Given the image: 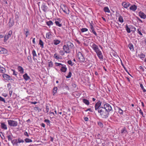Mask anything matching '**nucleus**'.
<instances>
[{
	"label": "nucleus",
	"mask_w": 146,
	"mask_h": 146,
	"mask_svg": "<svg viewBox=\"0 0 146 146\" xmlns=\"http://www.w3.org/2000/svg\"><path fill=\"white\" fill-rule=\"evenodd\" d=\"M83 102L87 105H88L90 104L89 101L86 99H83L82 100Z\"/></svg>",
	"instance_id": "5701e85b"
},
{
	"label": "nucleus",
	"mask_w": 146,
	"mask_h": 146,
	"mask_svg": "<svg viewBox=\"0 0 146 146\" xmlns=\"http://www.w3.org/2000/svg\"><path fill=\"white\" fill-rule=\"evenodd\" d=\"M54 57L57 60H58L60 59L59 56L57 53H55L54 54Z\"/></svg>",
	"instance_id": "bb28decb"
},
{
	"label": "nucleus",
	"mask_w": 146,
	"mask_h": 146,
	"mask_svg": "<svg viewBox=\"0 0 146 146\" xmlns=\"http://www.w3.org/2000/svg\"><path fill=\"white\" fill-rule=\"evenodd\" d=\"M55 64H56V65L57 66H63V65H64L62 64L61 63H57L56 62Z\"/></svg>",
	"instance_id": "6e6d98bb"
},
{
	"label": "nucleus",
	"mask_w": 146,
	"mask_h": 146,
	"mask_svg": "<svg viewBox=\"0 0 146 146\" xmlns=\"http://www.w3.org/2000/svg\"><path fill=\"white\" fill-rule=\"evenodd\" d=\"M106 111H108V112L112 110V108L110 105L106 103L104 104V106H102Z\"/></svg>",
	"instance_id": "423d86ee"
},
{
	"label": "nucleus",
	"mask_w": 146,
	"mask_h": 146,
	"mask_svg": "<svg viewBox=\"0 0 146 146\" xmlns=\"http://www.w3.org/2000/svg\"><path fill=\"white\" fill-rule=\"evenodd\" d=\"M41 8L44 12H46L48 9V7L45 3H43L41 6Z\"/></svg>",
	"instance_id": "9d476101"
},
{
	"label": "nucleus",
	"mask_w": 146,
	"mask_h": 146,
	"mask_svg": "<svg viewBox=\"0 0 146 146\" xmlns=\"http://www.w3.org/2000/svg\"><path fill=\"white\" fill-rule=\"evenodd\" d=\"M129 47L130 49L132 51L134 50L133 46V45L131 44H129Z\"/></svg>",
	"instance_id": "2f4dec72"
},
{
	"label": "nucleus",
	"mask_w": 146,
	"mask_h": 146,
	"mask_svg": "<svg viewBox=\"0 0 146 146\" xmlns=\"http://www.w3.org/2000/svg\"><path fill=\"white\" fill-rule=\"evenodd\" d=\"M8 24L9 27H12L14 25V22L13 19L10 18L9 19V22Z\"/></svg>",
	"instance_id": "f8f14e48"
},
{
	"label": "nucleus",
	"mask_w": 146,
	"mask_h": 146,
	"mask_svg": "<svg viewBox=\"0 0 146 146\" xmlns=\"http://www.w3.org/2000/svg\"><path fill=\"white\" fill-rule=\"evenodd\" d=\"M104 11L106 13H109L110 12V11L108 7H105L104 8Z\"/></svg>",
	"instance_id": "c85d7f7f"
},
{
	"label": "nucleus",
	"mask_w": 146,
	"mask_h": 146,
	"mask_svg": "<svg viewBox=\"0 0 146 146\" xmlns=\"http://www.w3.org/2000/svg\"><path fill=\"white\" fill-rule=\"evenodd\" d=\"M24 33L26 35V37H28L29 33V31L27 29L25 30Z\"/></svg>",
	"instance_id": "393cba45"
},
{
	"label": "nucleus",
	"mask_w": 146,
	"mask_h": 146,
	"mask_svg": "<svg viewBox=\"0 0 146 146\" xmlns=\"http://www.w3.org/2000/svg\"><path fill=\"white\" fill-rule=\"evenodd\" d=\"M53 66V63L52 61L48 62V66L49 67H52Z\"/></svg>",
	"instance_id": "603ef678"
},
{
	"label": "nucleus",
	"mask_w": 146,
	"mask_h": 146,
	"mask_svg": "<svg viewBox=\"0 0 146 146\" xmlns=\"http://www.w3.org/2000/svg\"><path fill=\"white\" fill-rule=\"evenodd\" d=\"M90 45L92 48L97 54L99 58L101 60H103V56L101 51L99 49L98 46L93 42L91 43Z\"/></svg>",
	"instance_id": "f03ea898"
},
{
	"label": "nucleus",
	"mask_w": 146,
	"mask_h": 146,
	"mask_svg": "<svg viewBox=\"0 0 146 146\" xmlns=\"http://www.w3.org/2000/svg\"><path fill=\"white\" fill-rule=\"evenodd\" d=\"M121 131V133L122 134H126L127 133V131L125 127L122 128Z\"/></svg>",
	"instance_id": "cd10ccee"
},
{
	"label": "nucleus",
	"mask_w": 146,
	"mask_h": 146,
	"mask_svg": "<svg viewBox=\"0 0 146 146\" xmlns=\"http://www.w3.org/2000/svg\"><path fill=\"white\" fill-rule=\"evenodd\" d=\"M126 29L128 33H130L131 32L130 29L128 27L127 25H126Z\"/></svg>",
	"instance_id": "4c0bfd02"
},
{
	"label": "nucleus",
	"mask_w": 146,
	"mask_h": 146,
	"mask_svg": "<svg viewBox=\"0 0 146 146\" xmlns=\"http://www.w3.org/2000/svg\"><path fill=\"white\" fill-rule=\"evenodd\" d=\"M9 90V94L11 96L12 94V90Z\"/></svg>",
	"instance_id": "774afa93"
},
{
	"label": "nucleus",
	"mask_w": 146,
	"mask_h": 146,
	"mask_svg": "<svg viewBox=\"0 0 146 146\" xmlns=\"http://www.w3.org/2000/svg\"><path fill=\"white\" fill-rule=\"evenodd\" d=\"M7 122L9 125L11 126H16L18 125L17 122L16 121L9 120Z\"/></svg>",
	"instance_id": "20e7f679"
},
{
	"label": "nucleus",
	"mask_w": 146,
	"mask_h": 146,
	"mask_svg": "<svg viewBox=\"0 0 146 146\" xmlns=\"http://www.w3.org/2000/svg\"><path fill=\"white\" fill-rule=\"evenodd\" d=\"M0 101L3 102L4 103L5 102V101L4 99L0 96Z\"/></svg>",
	"instance_id": "4d7b16f0"
},
{
	"label": "nucleus",
	"mask_w": 146,
	"mask_h": 146,
	"mask_svg": "<svg viewBox=\"0 0 146 146\" xmlns=\"http://www.w3.org/2000/svg\"><path fill=\"white\" fill-rule=\"evenodd\" d=\"M67 68L66 67V66L65 65H63V66H61V68L60 69L61 71L65 72L67 70Z\"/></svg>",
	"instance_id": "6ab92c4d"
},
{
	"label": "nucleus",
	"mask_w": 146,
	"mask_h": 146,
	"mask_svg": "<svg viewBox=\"0 0 146 146\" xmlns=\"http://www.w3.org/2000/svg\"><path fill=\"white\" fill-rule=\"evenodd\" d=\"M101 104L102 102L100 101L97 102L95 105V110L98 111L102 117L106 118L108 117L109 113L103 107H100Z\"/></svg>",
	"instance_id": "f257e3e1"
},
{
	"label": "nucleus",
	"mask_w": 146,
	"mask_h": 146,
	"mask_svg": "<svg viewBox=\"0 0 146 146\" xmlns=\"http://www.w3.org/2000/svg\"><path fill=\"white\" fill-rule=\"evenodd\" d=\"M32 54L34 57L33 58L34 59V57L35 56H37L36 52L35 50H33L32 51Z\"/></svg>",
	"instance_id": "09e8293b"
},
{
	"label": "nucleus",
	"mask_w": 146,
	"mask_h": 146,
	"mask_svg": "<svg viewBox=\"0 0 146 146\" xmlns=\"http://www.w3.org/2000/svg\"><path fill=\"white\" fill-rule=\"evenodd\" d=\"M46 24L48 26H50V25H53V23L52 22V21H47L46 22Z\"/></svg>",
	"instance_id": "c756f323"
},
{
	"label": "nucleus",
	"mask_w": 146,
	"mask_h": 146,
	"mask_svg": "<svg viewBox=\"0 0 146 146\" xmlns=\"http://www.w3.org/2000/svg\"><path fill=\"white\" fill-rule=\"evenodd\" d=\"M24 141H25V142L26 143H31V142H32V141H33L31 139H30L29 138H26L25 139Z\"/></svg>",
	"instance_id": "7c9ffc66"
},
{
	"label": "nucleus",
	"mask_w": 146,
	"mask_h": 146,
	"mask_svg": "<svg viewBox=\"0 0 146 146\" xmlns=\"http://www.w3.org/2000/svg\"><path fill=\"white\" fill-rule=\"evenodd\" d=\"M24 142V140L19 137L12 140L11 142L13 146H18L20 143H23Z\"/></svg>",
	"instance_id": "7ed1b4c3"
},
{
	"label": "nucleus",
	"mask_w": 146,
	"mask_h": 146,
	"mask_svg": "<svg viewBox=\"0 0 146 146\" xmlns=\"http://www.w3.org/2000/svg\"><path fill=\"white\" fill-rule=\"evenodd\" d=\"M130 4L129 2H123L122 3V5L125 8H128L130 5Z\"/></svg>",
	"instance_id": "ddd939ff"
},
{
	"label": "nucleus",
	"mask_w": 146,
	"mask_h": 146,
	"mask_svg": "<svg viewBox=\"0 0 146 146\" xmlns=\"http://www.w3.org/2000/svg\"><path fill=\"white\" fill-rule=\"evenodd\" d=\"M90 28L91 29V31H92L94 29L93 25L91 23H90Z\"/></svg>",
	"instance_id": "bf43d9fd"
},
{
	"label": "nucleus",
	"mask_w": 146,
	"mask_h": 146,
	"mask_svg": "<svg viewBox=\"0 0 146 146\" xmlns=\"http://www.w3.org/2000/svg\"><path fill=\"white\" fill-rule=\"evenodd\" d=\"M91 31V32H92L93 33V34L94 35H95L96 36H97V34L96 33V32L94 31V29L92 31Z\"/></svg>",
	"instance_id": "e2e57ef3"
},
{
	"label": "nucleus",
	"mask_w": 146,
	"mask_h": 146,
	"mask_svg": "<svg viewBox=\"0 0 146 146\" xmlns=\"http://www.w3.org/2000/svg\"><path fill=\"white\" fill-rule=\"evenodd\" d=\"M98 125L101 127H102L103 126V123L101 122H98Z\"/></svg>",
	"instance_id": "5fc2aeb1"
},
{
	"label": "nucleus",
	"mask_w": 146,
	"mask_h": 146,
	"mask_svg": "<svg viewBox=\"0 0 146 146\" xmlns=\"http://www.w3.org/2000/svg\"><path fill=\"white\" fill-rule=\"evenodd\" d=\"M140 86L141 89H142L143 92H146V90H145V89L144 88L143 85L142 84H140Z\"/></svg>",
	"instance_id": "3c124183"
},
{
	"label": "nucleus",
	"mask_w": 146,
	"mask_h": 146,
	"mask_svg": "<svg viewBox=\"0 0 146 146\" xmlns=\"http://www.w3.org/2000/svg\"><path fill=\"white\" fill-rule=\"evenodd\" d=\"M61 9L66 14H69V11L68 8L65 5H62L61 6Z\"/></svg>",
	"instance_id": "39448f33"
},
{
	"label": "nucleus",
	"mask_w": 146,
	"mask_h": 146,
	"mask_svg": "<svg viewBox=\"0 0 146 146\" xmlns=\"http://www.w3.org/2000/svg\"><path fill=\"white\" fill-rule=\"evenodd\" d=\"M1 127L2 129L4 130H7V126L4 123H1Z\"/></svg>",
	"instance_id": "f3484780"
},
{
	"label": "nucleus",
	"mask_w": 146,
	"mask_h": 146,
	"mask_svg": "<svg viewBox=\"0 0 146 146\" xmlns=\"http://www.w3.org/2000/svg\"><path fill=\"white\" fill-rule=\"evenodd\" d=\"M84 119L86 121H88L89 119L88 118L86 117H84Z\"/></svg>",
	"instance_id": "338daca9"
},
{
	"label": "nucleus",
	"mask_w": 146,
	"mask_h": 146,
	"mask_svg": "<svg viewBox=\"0 0 146 146\" xmlns=\"http://www.w3.org/2000/svg\"><path fill=\"white\" fill-rule=\"evenodd\" d=\"M55 23L57 26H58L59 27H61L62 26V24L60 23V22L58 21H56Z\"/></svg>",
	"instance_id": "c9c22d12"
},
{
	"label": "nucleus",
	"mask_w": 146,
	"mask_h": 146,
	"mask_svg": "<svg viewBox=\"0 0 146 146\" xmlns=\"http://www.w3.org/2000/svg\"><path fill=\"white\" fill-rule=\"evenodd\" d=\"M51 36V34L50 32L47 33L46 34V37L48 39L50 38Z\"/></svg>",
	"instance_id": "473e14b6"
},
{
	"label": "nucleus",
	"mask_w": 146,
	"mask_h": 146,
	"mask_svg": "<svg viewBox=\"0 0 146 146\" xmlns=\"http://www.w3.org/2000/svg\"><path fill=\"white\" fill-rule=\"evenodd\" d=\"M49 111V108L48 106H46V109L45 110V111L46 113H48Z\"/></svg>",
	"instance_id": "052dcab7"
},
{
	"label": "nucleus",
	"mask_w": 146,
	"mask_h": 146,
	"mask_svg": "<svg viewBox=\"0 0 146 146\" xmlns=\"http://www.w3.org/2000/svg\"><path fill=\"white\" fill-rule=\"evenodd\" d=\"M139 56L141 58H145V55L144 54L141 53V54L139 55Z\"/></svg>",
	"instance_id": "a18cd8bd"
},
{
	"label": "nucleus",
	"mask_w": 146,
	"mask_h": 146,
	"mask_svg": "<svg viewBox=\"0 0 146 146\" xmlns=\"http://www.w3.org/2000/svg\"><path fill=\"white\" fill-rule=\"evenodd\" d=\"M24 78L26 81L27 80L30 79V77L27 74L25 73L23 75Z\"/></svg>",
	"instance_id": "412c9836"
},
{
	"label": "nucleus",
	"mask_w": 146,
	"mask_h": 146,
	"mask_svg": "<svg viewBox=\"0 0 146 146\" xmlns=\"http://www.w3.org/2000/svg\"><path fill=\"white\" fill-rule=\"evenodd\" d=\"M5 72V69L4 68H1L0 67V72L4 73Z\"/></svg>",
	"instance_id": "e433bc0d"
},
{
	"label": "nucleus",
	"mask_w": 146,
	"mask_h": 146,
	"mask_svg": "<svg viewBox=\"0 0 146 146\" xmlns=\"http://www.w3.org/2000/svg\"><path fill=\"white\" fill-rule=\"evenodd\" d=\"M137 32L141 36H143V34L141 32V29L140 28H138L137 30Z\"/></svg>",
	"instance_id": "b1692460"
},
{
	"label": "nucleus",
	"mask_w": 146,
	"mask_h": 146,
	"mask_svg": "<svg viewBox=\"0 0 146 146\" xmlns=\"http://www.w3.org/2000/svg\"><path fill=\"white\" fill-rule=\"evenodd\" d=\"M90 111L91 112H93L92 110V109L91 108L87 109L86 110H85V111Z\"/></svg>",
	"instance_id": "69168bd1"
},
{
	"label": "nucleus",
	"mask_w": 146,
	"mask_h": 146,
	"mask_svg": "<svg viewBox=\"0 0 146 146\" xmlns=\"http://www.w3.org/2000/svg\"><path fill=\"white\" fill-rule=\"evenodd\" d=\"M78 57L80 62H83L85 60L82 53L80 52H79L78 53Z\"/></svg>",
	"instance_id": "0eeeda50"
},
{
	"label": "nucleus",
	"mask_w": 146,
	"mask_h": 146,
	"mask_svg": "<svg viewBox=\"0 0 146 146\" xmlns=\"http://www.w3.org/2000/svg\"><path fill=\"white\" fill-rule=\"evenodd\" d=\"M80 30L81 32L83 33L87 31H88V29L86 28H82Z\"/></svg>",
	"instance_id": "a19ab883"
},
{
	"label": "nucleus",
	"mask_w": 146,
	"mask_h": 146,
	"mask_svg": "<svg viewBox=\"0 0 146 146\" xmlns=\"http://www.w3.org/2000/svg\"><path fill=\"white\" fill-rule=\"evenodd\" d=\"M12 31H10L8 33V34L7 35H6L4 37V42H6L7 40L8 39V38L10 37L11 36V35L12 34Z\"/></svg>",
	"instance_id": "6e6552de"
},
{
	"label": "nucleus",
	"mask_w": 146,
	"mask_h": 146,
	"mask_svg": "<svg viewBox=\"0 0 146 146\" xmlns=\"http://www.w3.org/2000/svg\"><path fill=\"white\" fill-rule=\"evenodd\" d=\"M7 88H8L9 90H12L11 88V85L10 84V83L8 84H7Z\"/></svg>",
	"instance_id": "864d4df0"
},
{
	"label": "nucleus",
	"mask_w": 146,
	"mask_h": 146,
	"mask_svg": "<svg viewBox=\"0 0 146 146\" xmlns=\"http://www.w3.org/2000/svg\"><path fill=\"white\" fill-rule=\"evenodd\" d=\"M57 89V87H54V88H53L52 90V93L53 95H55V94L56 93Z\"/></svg>",
	"instance_id": "a878e982"
},
{
	"label": "nucleus",
	"mask_w": 146,
	"mask_h": 146,
	"mask_svg": "<svg viewBox=\"0 0 146 146\" xmlns=\"http://www.w3.org/2000/svg\"><path fill=\"white\" fill-rule=\"evenodd\" d=\"M7 52V50L3 48L0 47V54H5Z\"/></svg>",
	"instance_id": "a211bd4d"
},
{
	"label": "nucleus",
	"mask_w": 146,
	"mask_h": 146,
	"mask_svg": "<svg viewBox=\"0 0 146 146\" xmlns=\"http://www.w3.org/2000/svg\"><path fill=\"white\" fill-rule=\"evenodd\" d=\"M119 21L120 22L122 23L123 22V20L122 17L121 16H120L118 19Z\"/></svg>",
	"instance_id": "58836bf2"
},
{
	"label": "nucleus",
	"mask_w": 146,
	"mask_h": 146,
	"mask_svg": "<svg viewBox=\"0 0 146 146\" xmlns=\"http://www.w3.org/2000/svg\"><path fill=\"white\" fill-rule=\"evenodd\" d=\"M72 75V74L71 72L70 71L68 73V75L66 76V78H70L71 77Z\"/></svg>",
	"instance_id": "79ce46f5"
},
{
	"label": "nucleus",
	"mask_w": 146,
	"mask_h": 146,
	"mask_svg": "<svg viewBox=\"0 0 146 146\" xmlns=\"http://www.w3.org/2000/svg\"><path fill=\"white\" fill-rule=\"evenodd\" d=\"M11 71L13 72V75H15V76H17L18 73L16 72L15 70L12 69Z\"/></svg>",
	"instance_id": "ea45409f"
},
{
	"label": "nucleus",
	"mask_w": 146,
	"mask_h": 146,
	"mask_svg": "<svg viewBox=\"0 0 146 146\" xmlns=\"http://www.w3.org/2000/svg\"><path fill=\"white\" fill-rule=\"evenodd\" d=\"M53 42L54 45H57L60 43V41L58 40L54 39L53 40Z\"/></svg>",
	"instance_id": "4be33fe9"
},
{
	"label": "nucleus",
	"mask_w": 146,
	"mask_h": 146,
	"mask_svg": "<svg viewBox=\"0 0 146 146\" xmlns=\"http://www.w3.org/2000/svg\"><path fill=\"white\" fill-rule=\"evenodd\" d=\"M118 112L121 115L123 114V111L122 110H121L120 108H118Z\"/></svg>",
	"instance_id": "37998d69"
},
{
	"label": "nucleus",
	"mask_w": 146,
	"mask_h": 146,
	"mask_svg": "<svg viewBox=\"0 0 146 146\" xmlns=\"http://www.w3.org/2000/svg\"><path fill=\"white\" fill-rule=\"evenodd\" d=\"M140 113L142 115V116L144 117V116H143V113L141 109H140L139 111Z\"/></svg>",
	"instance_id": "0e129e2a"
},
{
	"label": "nucleus",
	"mask_w": 146,
	"mask_h": 146,
	"mask_svg": "<svg viewBox=\"0 0 146 146\" xmlns=\"http://www.w3.org/2000/svg\"><path fill=\"white\" fill-rule=\"evenodd\" d=\"M27 59L29 62H31L32 61V59L30 56H28Z\"/></svg>",
	"instance_id": "13d9d810"
},
{
	"label": "nucleus",
	"mask_w": 146,
	"mask_h": 146,
	"mask_svg": "<svg viewBox=\"0 0 146 146\" xmlns=\"http://www.w3.org/2000/svg\"><path fill=\"white\" fill-rule=\"evenodd\" d=\"M12 135H7V137L8 138V140L9 141H12Z\"/></svg>",
	"instance_id": "f704fd0d"
},
{
	"label": "nucleus",
	"mask_w": 146,
	"mask_h": 146,
	"mask_svg": "<svg viewBox=\"0 0 146 146\" xmlns=\"http://www.w3.org/2000/svg\"><path fill=\"white\" fill-rule=\"evenodd\" d=\"M44 122H46L48 125H49L50 123V121L48 119H45Z\"/></svg>",
	"instance_id": "49530a36"
},
{
	"label": "nucleus",
	"mask_w": 146,
	"mask_h": 146,
	"mask_svg": "<svg viewBox=\"0 0 146 146\" xmlns=\"http://www.w3.org/2000/svg\"><path fill=\"white\" fill-rule=\"evenodd\" d=\"M3 78L6 80H11V78L10 76L6 74H3Z\"/></svg>",
	"instance_id": "dca6fc26"
},
{
	"label": "nucleus",
	"mask_w": 146,
	"mask_h": 146,
	"mask_svg": "<svg viewBox=\"0 0 146 146\" xmlns=\"http://www.w3.org/2000/svg\"><path fill=\"white\" fill-rule=\"evenodd\" d=\"M19 71L21 73H23L24 72V69L21 66H18L17 68Z\"/></svg>",
	"instance_id": "aec40b11"
},
{
	"label": "nucleus",
	"mask_w": 146,
	"mask_h": 146,
	"mask_svg": "<svg viewBox=\"0 0 146 146\" xmlns=\"http://www.w3.org/2000/svg\"><path fill=\"white\" fill-rule=\"evenodd\" d=\"M39 44L41 46V47L42 48H43L44 43L41 39L39 40Z\"/></svg>",
	"instance_id": "72a5a7b5"
},
{
	"label": "nucleus",
	"mask_w": 146,
	"mask_h": 146,
	"mask_svg": "<svg viewBox=\"0 0 146 146\" xmlns=\"http://www.w3.org/2000/svg\"><path fill=\"white\" fill-rule=\"evenodd\" d=\"M63 49L66 53H69L70 52V48L66 45L63 46Z\"/></svg>",
	"instance_id": "1a4fd4ad"
},
{
	"label": "nucleus",
	"mask_w": 146,
	"mask_h": 146,
	"mask_svg": "<svg viewBox=\"0 0 146 146\" xmlns=\"http://www.w3.org/2000/svg\"><path fill=\"white\" fill-rule=\"evenodd\" d=\"M137 6L135 5H133L129 7V9L133 11H135L137 9Z\"/></svg>",
	"instance_id": "2eb2a0df"
},
{
	"label": "nucleus",
	"mask_w": 146,
	"mask_h": 146,
	"mask_svg": "<svg viewBox=\"0 0 146 146\" xmlns=\"http://www.w3.org/2000/svg\"><path fill=\"white\" fill-rule=\"evenodd\" d=\"M60 54L62 56L64 55L65 52L64 50H60L59 52Z\"/></svg>",
	"instance_id": "8fccbe9b"
},
{
	"label": "nucleus",
	"mask_w": 146,
	"mask_h": 146,
	"mask_svg": "<svg viewBox=\"0 0 146 146\" xmlns=\"http://www.w3.org/2000/svg\"><path fill=\"white\" fill-rule=\"evenodd\" d=\"M3 133L2 132H0V136L3 139H4L5 138V137L3 135Z\"/></svg>",
	"instance_id": "de8ad7c7"
},
{
	"label": "nucleus",
	"mask_w": 146,
	"mask_h": 146,
	"mask_svg": "<svg viewBox=\"0 0 146 146\" xmlns=\"http://www.w3.org/2000/svg\"><path fill=\"white\" fill-rule=\"evenodd\" d=\"M68 63L69 64L71 65V66H72L74 64V63L72 62L71 60H69L68 61Z\"/></svg>",
	"instance_id": "c03bdc74"
},
{
	"label": "nucleus",
	"mask_w": 146,
	"mask_h": 146,
	"mask_svg": "<svg viewBox=\"0 0 146 146\" xmlns=\"http://www.w3.org/2000/svg\"><path fill=\"white\" fill-rule=\"evenodd\" d=\"M24 134L25 136H26L27 137H29V135H28V134L27 132V131H25L24 133Z\"/></svg>",
	"instance_id": "680f3d73"
},
{
	"label": "nucleus",
	"mask_w": 146,
	"mask_h": 146,
	"mask_svg": "<svg viewBox=\"0 0 146 146\" xmlns=\"http://www.w3.org/2000/svg\"><path fill=\"white\" fill-rule=\"evenodd\" d=\"M139 16L141 18L143 19H145L146 18V15L144 13L140 11L139 12Z\"/></svg>",
	"instance_id": "4468645a"
},
{
	"label": "nucleus",
	"mask_w": 146,
	"mask_h": 146,
	"mask_svg": "<svg viewBox=\"0 0 146 146\" xmlns=\"http://www.w3.org/2000/svg\"><path fill=\"white\" fill-rule=\"evenodd\" d=\"M66 45L70 49H72L74 46L73 44L71 42L68 41L66 42Z\"/></svg>",
	"instance_id": "9b49d317"
}]
</instances>
